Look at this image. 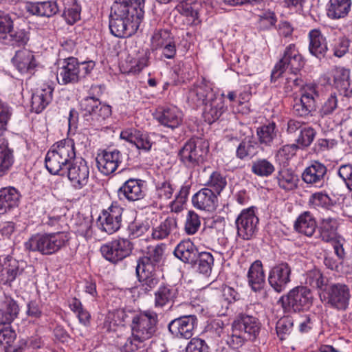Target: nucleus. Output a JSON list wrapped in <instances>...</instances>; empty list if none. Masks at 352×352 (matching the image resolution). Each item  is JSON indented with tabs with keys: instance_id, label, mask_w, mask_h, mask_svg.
I'll return each mask as SVG.
<instances>
[{
	"instance_id": "nucleus-1",
	"label": "nucleus",
	"mask_w": 352,
	"mask_h": 352,
	"mask_svg": "<svg viewBox=\"0 0 352 352\" xmlns=\"http://www.w3.org/2000/svg\"><path fill=\"white\" fill-rule=\"evenodd\" d=\"M158 316L152 310L141 311L135 314L130 324L131 336L126 339L122 346V352L133 351L138 348V343L151 338L157 331Z\"/></svg>"
},
{
	"instance_id": "nucleus-20",
	"label": "nucleus",
	"mask_w": 352,
	"mask_h": 352,
	"mask_svg": "<svg viewBox=\"0 0 352 352\" xmlns=\"http://www.w3.org/2000/svg\"><path fill=\"white\" fill-rule=\"evenodd\" d=\"M261 322L256 317L240 314L232 323L234 331H240L248 340L254 341L259 334Z\"/></svg>"
},
{
	"instance_id": "nucleus-53",
	"label": "nucleus",
	"mask_w": 352,
	"mask_h": 352,
	"mask_svg": "<svg viewBox=\"0 0 352 352\" xmlns=\"http://www.w3.org/2000/svg\"><path fill=\"white\" fill-rule=\"evenodd\" d=\"M28 40V36L25 30H18L14 31L12 30L4 36L0 42L4 45L20 46L25 45Z\"/></svg>"
},
{
	"instance_id": "nucleus-31",
	"label": "nucleus",
	"mask_w": 352,
	"mask_h": 352,
	"mask_svg": "<svg viewBox=\"0 0 352 352\" xmlns=\"http://www.w3.org/2000/svg\"><path fill=\"white\" fill-rule=\"evenodd\" d=\"M223 96V94L221 96L217 95L212 100L204 105L203 117L208 124H211L217 120L224 111Z\"/></svg>"
},
{
	"instance_id": "nucleus-33",
	"label": "nucleus",
	"mask_w": 352,
	"mask_h": 352,
	"mask_svg": "<svg viewBox=\"0 0 352 352\" xmlns=\"http://www.w3.org/2000/svg\"><path fill=\"white\" fill-rule=\"evenodd\" d=\"M53 88L46 86L43 89H38L32 95V111L40 113L52 102L53 96Z\"/></svg>"
},
{
	"instance_id": "nucleus-11",
	"label": "nucleus",
	"mask_w": 352,
	"mask_h": 352,
	"mask_svg": "<svg viewBox=\"0 0 352 352\" xmlns=\"http://www.w3.org/2000/svg\"><path fill=\"white\" fill-rule=\"evenodd\" d=\"M197 323L195 315H184L172 320L168 324V329L173 337L188 340L194 335Z\"/></svg>"
},
{
	"instance_id": "nucleus-2",
	"label": "nucleus",
	"mask_w": 352,
	"mask_h": 352,
	"mask_svg": "<svg viewBox=\"0 0 352 352\" xmlns=\"http://www.w3.org/2000/svg\"><path fill=\"white\" fill-rule=\"evenodd\" d=\"M74 142L71 140H63L54 144L46 154L45 164L52 175H65L67 166L75 158Z\"/></svg>"
},
{
	"instance_id": "nucleus-39",
	"label": "nucleus",
	"mask_w": 352,
	"mask_h": 352,
	"mask_svg": "<svg viewBox=\"0 0 352 352\" xmlns=\"http://www.w3.org/2000/svg\"><path fill=\"white\" fill-rule=\"evenodd\" d=\"M14 162V151L10 148L8 140L0 139V177L8 174Z\"/></svg>"
},
{
	"instance_id": "nucleus-29",
	"label": "nucleus",
	"mask_w": 352,
	"mask_h": 352,
	"mask_svg": "<svg viewBox=\"0 0 352 352\" xmlns=\"http://www.w3.org/2000/svg\"><path fill=\"white\" fill-rule=\"evenodd\" d=\"M309 51L319 60L324 58L329 50L326 37L318 29H313L309 32Z\"/></svg>"
},
{
	"instance_id": "nucleus-3",
	"label": "nucleus",
	"mask_w": 352,
	"mask_h": 352,
	"mask_svg": "<svg viewBox=\"0 0 352 352\" xmlns=\"http://www.w3.org/2000/svg\"><path fill=\"white\" fill-rule=\"evenodd\" d=\"M69 240V234L65 232L38 233L32 235L25 243L24 246L27 250L38 252L42 255L50 256L66 247Z\"/></svg>"
},
{
	"instance_id": "nucleus-60",
	"label": "nucleus",
	"mask_w": 352,
	"mask_h": 352,
	"mask_svg": "<svg viewBox=\"0 0 352 352\" xmlns=\"http://www.w3.org/2000/svg\"><path fill=\"white\" fill-rule=\"evenodd\" d=\"M201 226L200 217L194 211L189 210L186 215L184 230L188 235L195 234Z\"/></svg>"
},
{
	"instance_id": "nucleus-56",
	"label": "nucleus",
	"mask_w": 352,
	"mask_h": 352,
	"mask_svg": "<svg viewBox=\"0 0 352 352\" xmlns=\"http://www.w3.org/2000/svg\"><path fill=\"white\" fill-rule=\"evenodd\" d=\"M226 185L227 181L226 177L218 171L212 172L206 182L207 188L212 189L217 195L222 192Z\"/></svg>"
},
{
	"instance_id": "nucleus-13",
	"label": "nucleus",
	"mask_w": 352,
	"mask_h": 352,
	"mask_svg": "<svg viewBox=\"0 0 352 352\" xmlns=\"http://www.w3.org/2000/svg\"><path fill=\"white\" fill-rule=\"evenodd\" d=\"M123 211L121 206L113 204L102 210L97 221L99 229L108 234L117 232L121 227Z\"/></svg>"
},
{
	"instance_id": "nucleus-48",
	"label": "nucleus",
	"mask_w": 352,
	"mask_h": 352,
	"mask_svg": "<svg viewBox=\"0 0 352 352\" xmlns=\"http://www.w3.org/2000/svg\"><path fill=\"white\" fill-rule=\"evenodd\" d=\"M276 178L279 187L285 190H292L297 187L298 176L292 170H280Z\"/></svg>"
},
{
	"instance_id": "nucleus-22",
	"label": "nucleus",
	"mask_w": 352,
	"mask_h": 352,
	"mask_svg": "<svg viewBox=\"0 0 352 352\" xmlns=\"http://www.w3.org/2000/svg\"><path fill=\"white\" fill-rule=\"evenodd\" d=\"M328 303L333 308L345 310L349 304L350 289L344 284H333L327 289Z\"/></svg>"
},
{
	"instance_id": "nucleus-58",
	"label": "nucleus",
	"mask_w": 352,
	"mask_h": 352,
	"mask_svg": "<svg viewBox=\"0 0 352 352\" xmlns=\"http://www.w3.org/2000/svg\"><path fill=\"white\" fill-rule=\"evenodd\" d=\"M308 204L311 208L314 209L319 208L327 209L333 206V201L327 194L318 192L310 196Z\"/></svg>"
},
{
	"instance_id": "nucleus-19",
	"label": "nucleus",
	"mask_w": 352,
	"mask_h": 352,
	"mask_svg": "<svg viewBox=\"0 0 352 352\" xmlns=\"http://www.w3.org/2000/svg\"><path fill=\"white\" fill-rule=\"evenodd\" d=\"M122 162V155L118 149L104 150L96 157L98 170L104 175L113 173Z\"/></svg>"
},
{
	"instance_id": "nucleus-47",
	"label": "nucleus",
	"mask_w": 352,
	"mask_h": 352,
	"mask_svg": "<svg viewBox=\"0 0 352 352\" xmlns=\"http://www.w3.org/2000/svg\"><path fill=\"white\" fill-rule=\"evenodd\" d=\"M214 265V257L210 252H199L195 263L191 265L196 270L206 276L210 275Z\"/></svg>"
},
{
	"instance_id": "nucleus-64",
	"label": "nucleus",
	"mask_w": 352,
	"mask_h": 352,
	"mask_svg": "<svg viewBox=\"0 0 352 352\" xmlns=\"http://www.w3.org/2000/svg\"><path fill=\"white\" fill-rule=\"evenodd\" d=\"M338 100L336 93L331 94L324 101L320 113L322 116L332 114L338 107Z\"/></svg>"
},
{
	"instance_id": "nucleus-8",
	"label": "nucleus",
	"mask_w": 352,
	"mask_h": 352,
	"mask_svg": "<svg viewBox=\"0 0 352 352\" xmlns=\"http://www.w3.org/2000/svg\"><path fill=\"white\" fill-rule=\"evenodd\" d=\"M312 293L306 286H298L291 289L286 296L280 299L284 309L294 312L308 310L313 303Z\"/></svg>"
},
{
	"instance_id": "nucleus-38",
	"label": "nucleus",
	"mask_w": 352,
	"mask_h": 352,
	"mask_svg": "<svg viewBox=\"0 0 352 352\" xmlns=\"http://www.w3.org/2000/svg\"><path fill=\"white\" fill-rule=\"evenodd\" d=\"M120 138L134 144L138 149H141L146 152L151 150L153 144L147 133L138 130L134 131V132L122 131L120 134Z\"/></svg>"
},
{
	"instance_id": "nucleus-46",
	"label": "nucleus",
	"mask_w": 352,
	"mask_h": 352,
	"mask_svg": "<svg viewBox=\"0 0 352 352\" xmlns=\"http://www.w3.org/2000/svg\"><path fill=\"white\" fill-rule=\"evenodd\" d=\"M164 248L162 245H156L151 248L147 256L138 259L137 265L141 266L151 267V269H155L156 265L161 263L163 260Z\"/></svg>"
},
{
	"instance_id": "nucleus-32",
	"label": "nucleus",
	"mask_w": 352,
	"mask_h": 352,
	"mask_svg": "<svg viewBox=\"0 0 352 352\" xmlns=\"http://www.w3.org/2000/svg\"><path fill=\"white\" fill-rule=\"evenodd\" d=\"M316 135V131L314 128L305 126L300 129L299 135L296 140V144L285 145L283 146V151L294 153L298 148L305 149L312 144Z\"/></svg>"
},
{
	"instance_id": "nucleus-28",
	"label": "nucleus",
	"mask_w": 352,
	"mask_h": 352,
	"mask_svg": "<svg viewBox=\"0 0 352 352\" xmlns=\"http://www.w3.org/2000/svg\"><path fill=\"white\" fill-rule=\"evenodd\" d=\"M21 194L12 186L0 189V214L10 212L17 208L19 204Z\"/></svg>"
},
{
	"instance_id": "nucleus-59",
	"label": "nucleus",
	"mask_w": 352,
	"mask_h": 352,
	"mask_svg": "<svg viewBox=\"0 0 352 352\" xmlns=\"http://www.w3.org/2000/svg\"><path fill=\"white\" fill-rule=\"evenodd\" d=\"M256 142L249 140H244L240 142L236 148V156L240 160H245L247 157H252L256 154Z\"/></svg>"
},
{
	"instance_id": "nucleus-10",
	"label": "nucleus",
	"mask_w": 352,
	"mask_h": 352,
	"mask_svg": "<svg viewBox=\"0 0 352 352\" xmlns=\"http://www.w3.org/2000/svg\"><path fill=\"white\" fill-rule=\"evenodd\" d=\"M258 221L254 207L243 209L235 221L237 236L243 240L252 239L258 231Z\"/></svg>"
},
{
	"instance_id": "nucleus-43",
	"label": "nucleus",
	"mask_w": 352,
	"mask_h": 352,
	"mask_svg": "<svg viewBox=\"0 0 352 352\" xmlns=\"http://www.w3.org/2000/svg\"><path fill=\"white\" fill-rule=\"evenodd\" d=\"M338 223L336 219L331 217L322 219L318 228L321 239L324 242L329 243L341 237L338 234Z\"/></svg>"
},
{
	"instance_id": "nucleus-61",
	"label": "nucleus",
	"mask_w": 352,
	"mask_h": 352,
	"mask_svg": "<svg viewBox=\"0 0 352 352\" xmlns=\"http://www.w3.org/2000/svg\"><path fill=\"white\" fill-rule=\"evenodd\" d=\"M173 39H174V37L170 31L168 30H160L152 36V45L155 49H161Z\"/></svg>"
},
{
	"instance_id": "nucleus-54",
	"label": "nucleus",
	"mask_w": 352,
	"mask_h": 352,
	"mask_svg": "<svg viewBox=\"0 0 352 352\" xmlns=\"http://www.w3.org/2000/svg\"><path fill=\"white\" fill-rule=\"evenodd\" d=\"M81 6L76 0H72L71 4H65L63 17L69 25H74L80 19Z\"/></svg>"
},
{
	"instance_id": "nucleus-50",
	"label": "nucleus",
	"mask_w": 352,
	"mask_h": 352,
	"mask_svg": "<svg viewBox=\"0 0 352 352\" xmlns=\"http://www.w3.org/2000/svg\"><path fill=\"white\" fill-rule=\"evenodd\" d=\"M177 228V220L174 217H167L159 226L153 230L152 236L155 239H164Z\"/></svg>"
},
{
	"instance_id": "nucleus-16",
	"label": "nucleus",
	"mask_w": 352,
	"mask_h": 352,
	"mask_svg": "<svg viewBox=\"0 0 352 352\" xmlns=\"http://www.w3.org/2000/svg\"><path fill=\"white\" fill-rule=\"evenodd\" d=\"M292 268L285 261H281L273 266L267 278L268 283L277 293L283 292L291 281Z\"/></svg>"
},
{
	"instance_id": "nucleus-51",
	"label": "nucleus",
	"mask_w": 352,
	"mask_h": 352,
	"mask_svg": "<svg viewBox=\"0 0 352 352\" xmlns=\"http://www.w3.org/2000/svg\"><path fill=\"white\" fill-rule=\"evenodd\" d=\"M350 40L344 36H340L330 41L329 50L333 55L342 58L349 52Z\"/></svg>"
},
{
	"instance_id": "nucleus-52",
	"label": "nucleus",
	"mask_w": 352,
	"mask_h": 352,
	"mask_svg": "<svg viewBox=\"0 0 352 352\" xmlns=\"http://www.w3.org/2000/svg\"><path fill=\"white\" fill-rule=\"evenodd\" d=\"M275 170L274 164L267 159L260 158L252 162L251 171L259 177H269Z\"/></svg>"
},
{
	"instance_id": "nucleus-12",
	"label": "nucleus",
	"mask_w": 352,
	"mask_h": 352,
	"mask_svg": "<svg viewBox=\"0 0 352 352\" xmlns=\"http://www.w3.org/2000/svg\"><path fill=\"white\" fill-rule=\"evenodd\" d=\"M133 250V244L126 239H118L101 246L100 252L103 257L116 263L129 256Z\"/></svg>"
},
{
	"instance_id": "nucleus-63",
	"label": "nucleus",
	"mask_w": 352,
	"mask_h": 352,
	"mask_svg": "<svg viewBox=\"0 0 352 352\" xmlns=\"http://www.w3.org/2000/svg\"><path fill=\"white\" fill-rule=\"evenodd\" d=\"M148 221H141L135 220L128 226V232L130 237L135 239L143 235L149 229Z\"/></svg>"
},
{
	"instance_id": "nucleus-44",
	"label": "nucleus",
	"mask_w": 352,
	"mask_h": 352,
	"mask_svg": "<svg viewBox=\"0 0 352 352\" xmlns=\"http://www.w3.org/2000/svg\"><path fill=\"white\" fill-rule=\"evenodd\" d=\"M278 130L274 122L265 124L256 129L258 142L265 146H271L277 138Z\"/></svg>"
},
{
	"instance_id": "nucleus-55",
	"label": "nucleus",
	"mask_w": 352,
	"mask_h": 352,
	"mask_svg": "<svg viewBox=\"0 0 352 352\" xmlns=\"http://www.w3.org/2000/svg\"><path fill=\"white\" fill-rule=\"evenodd\" d=\"M174 188L170 181L158 182L155 186L153 203L157 204L158 200L166 201L170 199L174 192Z\"/></svg>"
},
{
	"instance_id": "nucleus-18",
	"label": "nucleus",
	"mask_w": 352,
	"mask_h": 352,
	"mask_svg": "<svg viewBox=\"0 0 352 352\" xmlns=\"http://www.w3.org/2000/svg\"><path fill=\"white\" fill-rule=\"evenodd\" d=\"M146 193V182L136 178H130L119 188L118 194L120 199L129 201H139L144 198Z\"/></svg>"
},
{
	"instance_id": "nucleus-42",
	"label": "nucleus",
	"mask_w": 352,
	"mask_h": 352,
	"mask_svg": "<svg viewBox=\"0 0 352 352\" xmlns=\"http://www.w3.org/2000/svg\"><path fill=\"white\" fill-rule=\"evenodd\" d=\"M351 0H329L327 14L331 19L344 18L351 10Z\"/></svg>"
},
{
	"instance_id": "nucleus-6",
	"label": "nucleus",
	"mask_w": 352,
	"mask_h": 352,
	"mask_svg": "<svg viewBox=\"0 0 352 352\" xmlns=\"http://www.w3.org/2000/svg\"><path fill=\"white\" fill-rule=\"evenodd\" d=\"M208 152V143L201 138H191L179 150L180 162L188 169L199 168L205 161Z\"/></svg>"
},
{
	"instance_id": "nucleus-23",
	"label": "nucleus",
	"mask_w": 352,
	"mask_h": 352,
	"mask_svg": "<svg viewBox=\"0 0 352 352\" xmlns=\"http://www.w3.org/2000/svg\"><path fill=\"white\" fill-rule=\"evenodd\" d=\"M217 94L212 88L204 81L195 85L188 92V101L193 107L203 106Z\"/></svg>"
},
{
	"instance_id": "nucleus-15",
	"label": "nucleus",
	"mask_w": 352,
	"mask_h": 352,
	"mask_svg": "<svg viewBox=\"0 0 352 352\" xmlns=\"http://www.w3.org/2000/svg\"><path fill=\"white\" fill-rule=\"evenodd\" d=\"M6 274L4 276L3 271L0 272V281L3 285H11L17 278H26L27 274L30 273L32 270V266L23 260H16L12 256H8L5 261Z\"/></svg>"
},
{
	"instance_id": "nucleus-27",
	"label": "nucleus",
	"mask_w": 352,
	"mask_h": 352,
	"mask_svg": "<svg viewBox=\"0 0 352 352\" xmlns=\"http://www.w3.org/2000/svg\"><path fill=\"white\" fill-rule=\"evenodd\" d=\"M12 62L22 74L32 73L38 65L32 52L26 49L18 50L12 58Z\"/></svg>"
},
{
	"instance_id": "nucleus-36",
	"label": "nucleus",
	"mask_w": 352,
	"mask_h": 352,
	"mask_svg": "<svg viewBox=\"0 0 352 352\" xmlns=\"http://www.w3.org/2000/svg\"><path fill=\"white\" fill-rule=\"evenodd\" d=\"M177 289L168 285H160L155 292L154 305L156 308H163L173 304L177 298Z\"/></svg>"
},
{
	"instance_id": "nucleus-34",
	"label": "nucleus",
	"mask_w": 352,
	"mask_h": 352,
	"mask_svg": "<svg viewBox=\"0 0 352 352\" xmlns=\"http://www.w3.org/2000/svg\"><path fill=\"white\" fill-rule=\"evenodd\" d=\"M25 9L31 14L45 17H51L59 10L57 3L54 1L27 3Z\"/></svg>"
},
{
	"instance_id": "nucleus-21",
	"label": "nucleus",
	"mask_w": 352,
	"mask_h": 352,
	"mask_svg": "<svg viewBox=\"0 0 352 352\" xmlns=\"http://www.w3.org/2000/svg\"><path fill=\"white\" fill-rule=\"evenodd\" d=\"M135 272L140 283L137 288L140 295L149 294L160 283L159 276L155 269H151L150 266L146 268V266L137 265Z\"/></svg>"
},
{
	"instance_id": "nucleus-14",
	"label": "nucleus",
	"mask_w": 352,
	"mask_h": 352,
	"mask_svg": "<svg viewBox=\"0 0 352 352\" xmlns=\"http://www.w3.org/2000/svg\"><path fill=\"white\" fill-rule=\"evenodd\" d=\"M319 96L316 87L314 85H307L302 89L300 98L294 100L293 111L296 116L306 117L316 110V99Z\"/></svg>"
},
{
	"instance_id": "nucleus-17",
	"label": "nucleus",
	"mask_w": 352,
	"mask_h": 352,
	"mask_svg": "<svg viewBox=\"0 0 352 352\" xmlns=\"http://www.w3.org/2000/svg\"><path fill=\"white\" fill-rule=\"evenodd\" d=\"M327 167L318 160L310 162L309 165L303 170L301 177L302 181L315 187H324L328 180Z\"/></svg>"
},
{
	"instance_id": "nucleus-45",
	"label": "nucleus",
	"mask_w": 352,
	"mask_h": 352,
	"mask_svg": "<svg viewBox=\"0 0 352 352\" xmlns=\"http://www.w3.org/2000/svg\"><path fill=\"white\" fill-rule=\"evenodd\" d=\"M111 11L116 13L119 16L124 17H130L131 19L136 18L137 15H140V20L142 21L144 17V10L138 9L126 1L122 0H117L111 6Z\"/></svg>"
},
{
	"instance_id": "nucleus-4",
	"label": "nucleus",
	"mask_w": 352,
	"mask_h": 352,
	"mask_svg": "<svg viewBox=\"0 0 352 352\" xmlns=\"http://www.w3.org/2000/svg\"><path fill=\"white\" fill-rule=\"evenodd\" d=\"M95 67L92 60L79 63L74 57H69L58 63L56 79L60 85L75 84L90 74Z\"/></svg>"
},
{
	"instance_id": "nucleus-26",
	"label": "nucleus",
	"mask_w": 352,
	"mask_h": 352,
	"mask_svg": "<svg viewBox=\"0 0 352 352\" xmlns=\"http://www.w3.org/2000/svg\"><path fill=\"white\" fill-rule=\"evenodd\" d=\"M156 119L164 126L174 130L183 122V113L176 106H168L159 111Z\"/></svg>"
},
{
	"instance_id": "nucleus-62",
	"label": "nucleus",
	"mask_w": 352,
	"mask_h": 352,
	"mask_svg": "<svg viewBox=\"0 0 352 352\" xmlns=\"http://www.w3.org/2000/svg\"><path fill=\"white\" fill-rule=\"evenodd\" d=\"M16 340V333L10 324H0V345L5 346Z\"/></svg>"
},
{
	"instance_id": "nucleus-25",
	"label": "nucleus",
	"mask_w": 352,
	"mask_h": 352,
	"mask_svg": "<svg viewBox=\"0 0 352 352\" xmlns=\"http://www.w3.org/2000/svg\"><path fill=\"white\" fill-rule=\"evenodd\" d=\"M350 69L344 67H336L333 71V84L340 95L346 98L352 96V82Z\"/></svg>"
},
{
	"instance_id": "nucleus-5",
	"label": "nucleus",
	"mask_w": 352,
	"mask_h": 352,
	"mask_svg": "<svg viewBox=\"0 0 352 352\" xmlns=\"http://www.w3.org/2000/svg\"><path fill=\"white\" fill-rule=\"evenodd\" d=\"M85 124L98 129L111 115V107L94 96H87L80 104Z\"/></svg>"
},
{
	"instance_id": "nucleus-9",
	"label": "nucleus",
	"mask_w": 352,
	"mask_h": 352,
	"mask_svg": "<svg viewBox=\"0 0 352 352\" xmlns=\"http://www.w3.org/2000/svg\"><path fill=\"white\" fill-rule=\"evenodd\" d=\"M89 174L90 169L87 162L76 156L65 171V175H67L72 186L76 190H80L87 185Z\"/></svg>"
},
{
	"instance_id": "nucleus-30",
	"label": "nucleus",
	"mask_w": 352,
	"mask_h": 352,
	"mask_svg": "<svg viewBox=\"0 0 352 352\" xmlns=\"http://www.w3.org/2000/svg\"><path fill=\"white\" fill-rule=\"evenodd\" d=\"M199 250L190 240L181 241L175 248L174 255L183 263L193 265L195 263Z\"/></svg>"
},
{
	"instance_id": "nucleus-35",
	"label": "nucleus",
	"mask_w": 352,
	"mask_h": 352,
	"mask_svg": "<svg viewBox=\"0 0 352 352\" xmlns=\"http://www.w3.org/2000/svg\"><path fill=\"white\" fill-rule=\"evenodd\" d=\"M248 284L254 292L261 290L265 285V273L262 262L256 260L252 263L248 272Z\"/></svg>"
},
{
	"instance_id": "nucleus-41",
	"label": "nucleus",
	"mask_w": 352,
	"mask_h": 352,
	"mask_svg": "<svg viewBox=\"0 0 352 352\" xmlns=\"http://www.w3.org/2000/svg\"><path fill=\"white\" fill-rule=\"evenodd\" d=\"M19 313L16 302L6 298L0 302V324H10L18 317Z\"/></svg>"
},
{
	"instance_id": "nucleus-40",
	"label": "nucleus",
	"mask_w": 352,
	"mask_h": 352,
	"mask_svg": "<svg viewBox=\"0 0 352 352\" xmlns=\"http://www.w3.org/2000/svg\"><path fill=\"white\" fill-rule=\"evenodd\" d=\"M109 27L111 34L118 38L129 37L137 31L135 28H133L132 22L126 23L121 21L120 19H116L111 12L109 15Z\"/></svg>"
},
{
	"instance_id": "nucleus-37",
	"label": "nucleus",
	"mask_w": 352,
	"mask_h": 352,
	"mask_svg": "<svg viewBox=\"0 0 352 352\" xmlns=\"http://www.w3.org/2000/svg\"><path fill=\"white\" fill-rule=\"evenodd\" d=\"M294 227L298 233L311 237L315 233L317 225L313 214L305 211L296 219Z\"/></svg>"
},
{
	"instance_id": "nucleus-57",
	"label": "nucleus",
	"mask_w": 352,
	"mask_h": 352,
	"mask_svg": "<svg viewBox=\"0 0 352 352\" xmlns=\"http://www.w3.org/2000/svg\"><path fill=\"white\" fill-rule=\"evenodd\" d=\"M294 326V320L289 316H285L280 318L276 322V331L278 337L283 340L289 336Z\"/></svg>"
},
{
	"instance_id": "nucleus-24",
	"label": "nucleus",
	"mask_w": 352,
	"mask_h": 352,
	"mask_svg": "<svg viewBox=\"0 0 352 352\" xmlns=\"http://www.w3.org/2000/svg\"><path fill=\"white\" fill-rule=\"evenodd\" d=\"M217 201V195L209 188H201L192 197V203L195 208L208 212L216 209Z\"/></svg>"
},
{
	"instance_id": "nucleus-49",
	"label": "nucleus",
	"mask_w": 352,
	"mask_h": 352,
	"mask_svg": "<svg viewBox=\"0 0 352 352\" xmlns=\"http://www.w3.org/2000/svg\"><path fill=\"white\" fill-rule=\"evenodd\" d=\"M327 283L328 279L318 269L309 270L305 274V284L312 288L324 290Z\"/></svg>"
},
{
	"instance_id": "nucleus-7",
	"label": "nucleus",
	"mask_w": 352,
	"mask_h": 352,
	"mask_svg": "<svg viewBox=\"0 0 352 352\" xmlns=\"http://www.w3.org/2000/svg\"><path fill=\"white\" fill-rule=\"evenodd\" d=\"M304 65V58L296 48L295 45L289 44L286 47L283 57L272 70V80H277L287 69H289L291 74L296 75Z\"/></svg>"
}]
</instances>
